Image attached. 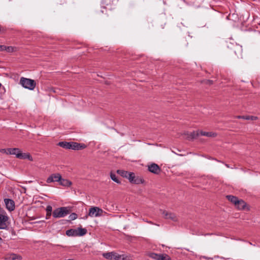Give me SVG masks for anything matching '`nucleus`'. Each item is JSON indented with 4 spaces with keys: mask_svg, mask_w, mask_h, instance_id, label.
Wrapping results in <instances>:
<instances>
[{
    "mask_svg": "<svg viewBox=\"0 0 260 260\" xmlns=\"http://www.w3.org/2000/svg\"><path fill=\"white\" fill-rule=\"evenodd\" d=\"M8 154L15 155L19 159H27L32 161L33 158L29 153H22L20 149L17 148H8Z\"/></svg>",
    "mask_w": 260,
    "mask_h": 260,
    "instance_id": "1",
    "label": "nucleus"
},
{
    "mask_svg": "<svg viewBox=\"0 0 260 260\" xmlns=\"http://www.w3.org/2000/svg\"><path fill=\"white\" fill-rule=\"evenodd\" d=\"M71 210L69 207H62L55 209L52 212L54 218H58L63 217L70 214Z\"/></svg>",
    "mask_w": 260,
    "mask_h": 260,
    "instance_id": "2",
    "label": "nucleus"
},
{
    "mask_svg": "<svg viewBox=\"0 0 260 260\" xmlns=\"http://www.w3.org/2000/svg\"><path fill=\"white\" fill-rule=\"evenodd\" d=\"M87 232V231L85 228L79 227L77 229H71L66 231V234L68 236L77 237L83 236L85 235Z\"/></svg>",
    "mask_w": 260,
    "mask_h": 260,
    "instance_id": "3",
    "label": "nucleus"
},
{
    "mask_svg": "<svg viewBox=\"0 0 260 260\" xmlns=\"http://www.w3.org/2000/svg\"><path fill=\"white\" fill-rule=\"evenodd\" d=\"M20 83L24 88L30 90H34L36 85V83L34 80L24 77L20 78Z\"/></svg>",
    "mask_w": 260,
    "mask_h": 260,
    "instance_id": "4",
    "label": "nucleus"
},
{
    "mask_svg": "<svg viewBox=\"0 0 260 260\" xmlns=\"http://www.w3.org/2000/svg\"><path fill=\"white\" fill-rule=\"evenodd\" d=\"M9 218L5 211L4 213H0V229L5 230L8 229L9 224Z\"/></svg>",
    "mask_w": 260,
    "mask_h": 260,
    "instance_id": "5",
    "label": "nucleus"
},
{
    "mask_svg": "<svg viewBox=\"0 0 260 260\" xmlns=\"http://www.w3.org/2000/svg\"><path fill=\"white\" fill-rule=\"evenodd\" d=\"M160 212L162 217L166 219H169L173 221H177L178 220V218L174 213L161 209L160 210Z\"/></svg>",
    "mask_w": 260,
    "mask_h": 260,
    "instance_id": "6",
    "label": "nucleus"
},
{
    "mask_svg": "<svg viewBox=\"0 0 260 260\" xmlns=\"http://www.w3.org/2000/svg\"><path fill=\"white\" fill-rule=\"evenodd\" d=\"M104 211L97 207H92L89 208L88 216L90 217H99L103 215Z\"/></svg>",
    "mask_w": 260,
    "mask_h": 260,
    "instance_id": "7",
    "label": "nucleus"
},
{
    "mask_svg": "<svg viewBox=\"0 0 260 260\" xmlns=\"http://www.w3.org/2000/svg\"><path fill=\"white\" fill-rule=\"evenodd\" d=\"M115 0H102V3L103 6L100 11L101 13H107L108 10L111 9V5Z\"/></svg>",
    "mask_w": 260,
    "mask_h": 260,
    "instance_id": "8",
    "label": "nucleus"
},
{
    "mask_svg": "<svg viewBox=\"0 0 260 260\" xmlns=\"http://www.w3.org/2000/svg\"><path fill=\"white\" fill-rule=\"evenodd\" d=\"M232 51L238 57H242V47L241 46L235 44L232 45L231 47Z\"/></svg>",
    "mask_w": 260,
    "mask_h": 260,
    "instance_id": "9",
    "label": "nucleus"
},
{
    "mask_svg": "<svg viewBox=\"0 0 260 260\" xmlns=\"http://www.w3.org/2000/svg\"><path fill=\"white\" fill-rule=\"evenodd\" d=\"M148 169L149 172L154 174L158 175L161 172V169L158 165L155 163H152L148 165Z\"/></svg>",
    "mask_w": 260,
    "mask_h": 260,
    "instance_id": "10",
    "label": "nucleus"
},
{
    "mask_svg": "<svg viewBox=\"0 0 260 260\" xmlns=\"http://www.w3.org/2000/svg\"><path fill=\"white\" fill-rule=\"evenodd\" d=\"M4 202L6 205V207L8 211L11 212L15 210V203L13 200L10 199H5Z\"/></svg>",
    "mask_w": 260,
    "mask_h": 260,
    "instance_id": "11",
    "label": "nucleus"
},
{
    "mask_svg": "<svg viewBox=\"0 0 260 260\" xmlns=\"http://www.w3.org/2000/svg\"><path fill=\"white\" fill-rule=\"evenodd\" d=\"M61 179V176L59 173H55L51 175L47 179L46 182L48 183H50L53 182H59Z\"/></svg>",
    "mask_w": 260,
    "mask_h": 260,
    "instance_id": "12",
    "label": "nucleus"
},
{
    "mask_svg": "<svg viewBox=\"0 0 260 260\" xmlns=\"http://www.w3.org/2000/svg\"><path fill=\"white\" fill-rule=\"evenodd\" d=\"M86 146L84 144L78 143L77 142H71V149L72 150H82L85 148Z\"/></svg>",
    "mask_w": 260,
    "mask_h": 260,
    "instance_id": "13",
    "label": "nucleus"
},
{
    "mask_svg": "<svg viewBox=\"0 0 260 260\" xmlns=\"http://www.w3.org/2000/svg\"><path fill=\"white\" fill-rule=\"evenodd\" d=\"M22 257L20 255H18L14 253H8L6 255L5 259L6 260H16L22 259Z\"/></svg>",
    "mask_w": 260,
    "mask_h": 260,
    "instance_id": "14",
    "label": "nucleus"
},
{
    "mask_svg": "<svg viewBox=\"0 0 260 260\" xmlns=\"http://www.w3.org/2000/svg\"><path fill=\"white\" fill-rule=\"evenodd\" d=\"M187 135V138L188 140H193L197 139L198 136H199L200 135V131H193L192 132H191L190 133L186 134Z\"/></svg>",
    "mask_w": 260,
    "mask_h": 260,
    "instance_id": "15",
    "label": "nucleus"
},
{
    "mask_svg": "<svg viewBox=\"0 0 260 260\" xmlns=\"http://www.w3.org/2000/svg\"><path fill=\"white\" fill-rule=\"evenodd\" d=\"M112 260H129L127 256L124 255H119L116 252H113Z\"/></svg>",
    "mask_w": 260,
    "mask_h": 260,
    "instance_id": "16",
    "label": "nucleus"
},
{
    "mask_svg": "<svg viewBox=\"0 0 260 260\" xmlns=\"http://www.w3.org/2000/svg\"><path fill=\"white\" fill-rule=\"evenodd\" d=\"M58 145L62 148L67 149H71V142H68L66 141L59 142Z\"/></svg>",
    "mask_w": 260,
    "mask_h": 260,
    "instance_id": "17",
    "label": "nucleus"
},
{
    "mask_svg": "<svg viewBox=\"0 0 260 260\" xmlns=\"http://www.w3.org/2000/svg\"><path fill=\"white\" fill-rule=\"evenodd\" d=\"M239 210H243L246 206V203L242 200H238V203L235 205Z\"/></svg>",
    "mask_w": 260,
    "mask_h": 260,
    "instance_id": "18",
    "label": "nucleus"
},
{
    "mask_svg": "<svg viewBox=\"0 0 260 260\" xmlns=\"http://www.w3.org/2000/svg\"><path fill=\"white\" fill-rule=\"evenodd\" d=\"M200 135L201 136H206L208 137H215L217 136V134L213 132H206L200 131Z\"/></svg>",
    "mask_w": 260,
    "mask_h": 260,
    "instance_id": "19",
    "label": "nucleus"
},
{
    "mask_svg": "<svg viewBox=\"0 0 260 260\" xmlns=\"http://www.w3.org/2000/svg\"><path fill=\"white\" fill-rule=\"evenodd\" d=\"M226 197L229 201L233 203L235 205L238 203L239 199L236 196L228 195Z\"/></svg>",
    "mask_w": 260,
    "mask_h": 260,
    "instance_id": "20",
    "label": "nucleus"
},
{
    "mask_svg": "<svg viewBox=\"0 0 260 260\" xmlns=\"http://www.w3.org/2000/svg\"><path fill=\"white\" fill-rule=\"evenodd\" d=\"M59 184L64 186H70L72 183L71 181L68 180V179L62 178L60 179L59 181Z\"/></svg>",
    "mask_w": 260,
    "mask_h": 260,
    "instance_id": "21",
    "label": "nucleus"
},
{
    "mask_svg": "<svg viewBox=\"0 0 260 260\" xmlns=\"http://www.w3.org/2000/svg\"><path fill=\"white\" fill-rule=\"evenodd\" d=\"M238 119H243L246 120H255L257 119V117L253 116H237Z\"/></svg>",
    "mask_w": 260,
    "mask_h": 260,
    "instance_id": "22",
    "label": "nucleus"
},
{
    "mask_svg": "<svg viewBox=\"0 0 260 260\" xmlns=\"http://www.w3.org/2000/svg\"><path fill=\"white\" fill-rule=\"evenodd\" d=\"M147 255L153 259L159 260L160 254H157L154 252H149L147 253Z\"/></svg>",
    "mask_w": 260,
    "mask_h": 260,
    "instance_id": "23",
    "label": "nucleus"
},
{
    "mask_svg": "<svg viewBox=\"0 0 260 260\" xmlns=\"http://www.w3.org/2000/svg\"><path fill=\"white\" fill-rule=\"evenodd\" d=\"M144 182V179H143L141 178H140L139 177H136L134 179L132 183L136 184H143Z\"/></svg>",
    "mask_w": 260,
    "mask_h": 260,
    "instance_id": "24",
    "label": "nucleus"
},
{
    "mask_svg": "<svg viewBox=\"0 0 260 260\" xmlns=\"http://www.w3.org/2000/svg\"><path fill=\"white\" fill-rule=\"evenodd\" d=\"M117 173L121 176L127 178L129 172L122 170H118Z\"/></svg>",
    "mask_w": 260,
    "mask_h": 260,
    "instance_id": "25",
    "label": "nucleus"
},
{
    "mask_svg": "<svg viewBox=\"0 0 260 260\" xmlns=\"http://www.w3.org/2000/svg\"><path fill=\"white\" fill-rule=\"evenodd\" d=\"M110 178L113 181L115 182L116 183L118 184L120 183V181L117 179L116 175L112 172L110 173Z\"/></svg>",
    "mask_w": 260,
    "mask_h": 260,
    "instance_id": "26",
    "label": "nucleus"
},
{
    "mask_svg": "<svg viewBox=\"0 0 260 260\" xmlns=\"http://www.w3.org/2000/svg\"><path fill=\"white\" fill-rule=\"evenodd\" d=\"M135 176L134 173L129 172L127 179H128L129 182L132 183L135 178Z\"/></svg>",
    "mask_w": 260,
    "mask_h": 260,
    "instance_id": "27",
    "label": "nucleus"
},
{
    "mask_svg": "<svg viewBox=\"0 0 260 260\" xmlns=\"http://www.w3.org/2000/svg\"><path fill=\"white\" fill-rule=\"evenodd\" d=\"M159 260H171V257L167 254H160Z\"/></svg>",
    "mask_w": 260,
    "mask_h": 260,
    "instance_id": "28",
    "label": "nucleus"
},
{
    "mask_svg": "<svg viewBox=\"0 0 260 260\" xmlns=\"http://www.w3.org/2000/svg\"><path fill=\"white\" fill-rule=\"evenodd\" d=\"M112 253L113 252L104 253L103 256L106 259L112 260Z\"/></svg>",
    "mask_w": 260,
    "mask_h": 260,
    "instance_id": "29",
    "label": "nucleus"
},
{
    "mask_svg": "<svg viewBox=\"0 0 260 260\" xmlns=\"http://www.w3.org/2000/svg\"><path fill=\"white\" fill-rule=\"evenodd\" d=\"M16 50V48L13 46H6L5 51L7 52H13Z\"/></svg>",
    "mask_w": 260,
    "mask_h": 260,
    "instance_id": "30",
    "label": "nucleus"
},
{
    "mask_svg": "<svg viewBox=\"0 0 260 260\" xmlns=\"http://www.w3.org/2000/svg\"><path fill=\"white\" fill-rule=\"evenodd\" d=\"M69 218L70 220H74L78 218V215L75 213H72L70 215Z\"/></svg>",
    "mask_w": 260,
    "mask_h": 260,
    "instance_id": "31",
    "label": "nucleus"
},
{
    "mask_svg": "<svg viewBox=\"0 0 260 260\" xmlns=\"http://www.w3.org/2000/svg\"><path fill=\"white\" fill-rule=\"evenodd\" d=\"M46 212L48 213H52V207L50 205H48L47 206L46 209Z\"/></svg>",
    "mask_w": 260,
    "mask_h": 260,
    "instance_id": "32",
    "label": "nucleus"
},
{
    "mask_svg": "<svg viewBox=\"0 0 260 260\" xmlns=\"http://www.w3.org/2000/svg\"><path fill=\"white\" fill-rule=\"evenodd\" d=\"M0 152L8 154V149H1Z\"/></svg>",
    "mask_w": 260,
    "mask_h": 260,
    "instance_id": "33",
    "label": "nucleus"
},
{
    "mask_svg": "<svg viewBox=\"0 0 260 260\" xmlns=\"http://www.w3.org/2000/svg\"><path fill=\"white\" fill-rule=\"evenodd\" d=\"M205 83L207 84L211 85L213 84V81L211 80H206L205 81Z\"/></svg>",
    "mask_w": 260,
    "mask_h": 260,
    "instance_id": "34",
    "label": "nucleus"
},
{
    "mask_svg": "<svg viewBox=\"0 0 260 260\" xmlns=\"http://www.w3.org/2000/svg\"><path fill=\"white\" fill-rule=\"evenodd\" d=\"M6 46L0 45V51H5Z\"/></svg>",
    "mask_w": 260,
    "mask_h": 260,
    "instance_id": "35",
    "label": "nucleus"
},
{
    "mask_svg": "<svg viewBox=\"0 0 260 260\" xmlns=\"http://www.w3.org/2000/svg\"><path fill=\"white\" fill-rule=\"evenodd\" d=\"M52 213L46 212V219H48L50 218Z\"/></svg>",
    "mask_w": 260,
    "mask_h": 260,
    "instance_id": "36",
    "label": "nucleus"
},
{
    "mask_svg": "<svg viewBox=\"0 0 260 260\" xmlns=\"http://www.w3.org/2000/svg\"><path fill=\"white\" fill-rule=\"evenodd\" d=\"M3 242V239L0 237V244Z\"/></svg>",
    "mask_w": 260,
    "mask_h": 260,
    "instance_id": "37",
    "label": "nucleus"
},
{
    "mask_svg": "<svg viewBox=\"0 0 260 260\" xmlns=\"http://www.w3.org/2000/svg\"><path fill=\"white\" fill-rule=\"evenodd\" d=\"M2 29H3V27L0 26V32L2 30Z\"/></svg>",
    "mask_w": 260,
    "mask_h": 260,
    "instance_id": "38",
    "label": "nucleus"
},
{
    "mask_svg": "<svg viewBox=\"0 0 260 260\" xmlns=\"http://www.w3.org/2000/svg\"><path fill=\"white\" fill-rule=\"evenodd\" d=\"M225 166L228 168L229 167V166L227 164H226Z\"/></svg>",
    "mask_w": 260,
    "mask_h": 260,
    "instance_id": "39",
    "label": "nucleus"
}]
</instances>
